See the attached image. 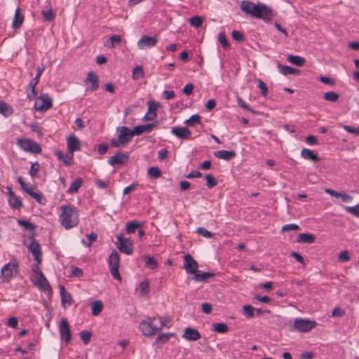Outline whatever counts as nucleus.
<instances>
[{"mask_svg":"<svg viewBox=\"0 0 359 359\" xmlns=\"http://www.w3.org/2000/svg\"><path fill=\"white\" fill-rule=\"evenodd\" d=\"M38 83V82H34V81L32 79L29 83L28 84L27 88L28 90H29V92L27 93V97L29 100H33L36 98V96L37 95L36 86Z\"/></svg>","mask_w":359,"mask_h":359,"instance_id":"7c9ffc66","label":"nucleus"},{"mask_svg":"<svg viewBox=\"0 0 359 359\" xmlns=\"http://www.w3.org/2000/svg\"><path fill=\"white\" fill-rule=\"evenodd\" d=\"M277 67H278V72L285 76L288 75V74H297L299 72V70H297L293 67L282 65L280 64H278Z\"/></svg>","mask_w":359,"mask_h":359,"instance_id":"c756f323","label":"nucleus"},{"mask_svg":"<svg viewBox=\"0 0 359 359\" xmlns=\"http://www.w3.org/2000/svg\"><path fill=\"white\" fill-rule=\"evenodd\" d=\"M258 87L261 90L262 95L266 97L268 95V88L266 83L263 81L258 79Z\"/></svg>","mask_w":359,"mask_h":359,"instance_id":"bf43d9fd","label":"nucleus"},{"mask_svg":"<svg viewBox=\"0 0 359 359\" xmlns=\"http://www.w3.org/2000/svg\"><path fill=\"white\" fill-rule=\"evenodd\" d=\"M158 42V39L156 36H143L137 42V47L139 49H144L146 48H151Z\"/></svg>","mask_w":359,"mask_h":359,"instance_id":"ddd939ff","label":"nucleus"},{"mask_svg":"<svg viewBox=\"0 0 359 359\" xmlns=\"http://www.w3.org/2000/svg\"><path fill=\"white\" fill-rule=\"evenodd\" d=\"M92 333L90 332L83 330L80 333V337L84 344H88L90 341Z\"/></svg>","mask_w":359,"mask_h":359,"instance_id":"4d7b16f0","label":"nucleus"},{"mask_svg":"<svg viewBox=\"0 0 359 359\" xmlns=\"http://www.w3.org/2000/svg\"><path fill=\"white\" fill-rule=\"evenodd\" d=\"M18 264L15 260H12L9 263L5 264L0 274L1 282H8L17 273Z\"/></svg>","mask_w":359,"mask_h":359,"instance_id":"0eeeda50","label":"nucleus"},{"mask_svg":"<svg viewBox=\"0 0 359 359\" xmlns=\"http://www.w3.org/2000/svg\"><path fill=\"white\" fill-rule=\"evenodd\" d=\"M121 41V37L119 35H113L110 36L106 43V46L108 48H114L118 43Z\"/></svg>","mask_w":359,"mask_h":359,"instance_id":"a19ab883","label":"nucleus"},{"mask_svg":"<svg viewBox=\"0 0 359 359\" xmlns=\"http://www.w3.org/2000/svg\"><path fill=\"white\" fill-rule=\"evenodd\" d=\"M39 170V164L36 161L32 164L31 168L29 170V175L32 177L35 178L38 177V171Z\"/></svg>","mask_w":359,"mask_h":359,"instance_id":"13d9d810","label":"nucleus"},{"mask_svg":"<svg viewBox=\"0 0 359 359\" xmlns=\"http://www.w3.org/2000/svg\"><path fill=\"white\" fill-rule=\"evenodd\" d=\"M148 175L151 178L156 179L161 177V172L158 167H151L148 170Z\"/></svg>","mask_w":359,"mask_h":359,"instance_id":"09e8293b","label":"nucleus"},{"mask_svg":"<svg viewBox=\"0 0 359 359\" xmlns=\"http://www.w3.org/2000/svg\"><path fill=\"white\" fill-rule=\"evenodd\" d=\"M59 290L62 307L65 309L71 306L72 304V298L70 293L66 291L63 285H60Z\"/></svg>","mask_w":359,"mask_h":359,"instance_id":"a211bd4d","label":"nucleus"},{"mask_svg":"<svg viewBox=\"0 0 359 359\" xmlns=\"http://www.w3.org/2000/svg\"><path fill=\"white\" fill-rule=\"evenodd\" d=\"M128 154L119 151L109 158L108 163L111 165H123L128 161Z\"/></svg>","mask_w":359,"mask_h":359,"instance_id":"2eb2a0df","label":"nucleus"},{"mask_svg":"<svg viewBox=\"0 0 359 359\" xmlns=\"http://www.w3.org/2000/svg\"><path fill=\"white\" fill-rule=\"evenodd\" d=\"M27 248L29 251L32 254L34 259L36 261L37 265L41 264V250L39 243L38 242H36L35 241H33L31 242V243L28 245Z\"/></svg>","mask_w":359,"mask_h":359,"instance_id":"f3484780","label":"nucleus"},{"mask_svg":"<svg viewBox=\"0 0 359 359\" xmlns=\"http://www.w3.org/2000/svg\"><path fill=\"white\" fill-rule=\"evenodd\" d=\"M204 177L206 180V185L208 189H212L217 184V180L212 175L205 174Z\"/></svg>","mask_w":359,"mask_h":359,"instance_id":"de8ad7c7","label":"nucleus"},{"mask_svg":"<svg viewBox=\"0 0 359 359\" xmlns=\"http://www.w3.org/2000/svg\"><path fill=\"white\" fill-rule=\"evenodd\" d=\"M287 60L297 66L302 67L305 62V59L299 55H288Z\"/></svg>","mask_w":359,"mask_h":359,"instance_id":"e433bc0d","label":"nucleus"},{"mask_svg":"<svg viewBox=\"0 0 359 359\" xmlns=\"http://www.w3.org/2000/svg\"><path fill=\"white\" fill-rule=\"evenodd\" d=\"M201 334L199 332L191 327L185 328L182 334V338L189 341H196L201 338Z\"/></svg>","mask_w":359,"mask_h":359,"instance_id":"b1692460","label":"nucleus"},{"mask_svg":"<svg viewBox=\"0 0 359 359\" xmlns=\"http://www.w3.org/2000/svg\"><path fill=\"white\" fill-rule=\"evenodd\" d=\"M215 156L218 158L229 161L236 156L233 151L221 150L215 152Z\"/></svg>","mask_w":359,"mask_h":359,"instance_id":"cd10ccee","label":"nucleus"},{"mask_svg":"<svg viewBox=\"0 0 359 359\" xmlns=\"http://www.w3.org/2000/svg\"><path fill=\"white\" fill-rule=\"evenodd\" d=\"M301 156L313 162L320 161V158L311 149L303 148L301 151Z\"/></svg>","mask_w":359,"mask_h":359,"instance_id":"bb28decb","label":"nucleus"},{"mask_svg":"<svg viewBox=\"0 0 359 359\" xmlns=\"http://www.w3.org/2000/svg\"><path fill=\"white\" fill-rule=\"evenodd\" d=\"M24 21V15L21 14V10L17 8L15 12V15L12 22V27L13 29H18L21 27Z\"/></svg>","mask_w":359,"mask_h":359,"instance_id":"a878e982","label":"nucleus"},{"mask_svg":"<svg viewBox=\"0 0 359 359\" xmlns=\"http://www.w3.org/2000/svg\"><path fill=\"white\" fill-rule=\"evenodd\" d=\"M69 152L74 154L76 151H79L81 149L80 142L77 137L74 135H71L67 138V141Z\"/></svg>","mask_w":359,"mask_h":359,"instance_id":"5701e85b","label":"nucleus"},{"mask_svg":"<svg viewBox=\"0 0 359 359\" xmlns=\"http://www.w3.org/2000/svg\"><path fill=\"white\" fill-rule=\"evenodd\" d=\"M91 313L93 316H98L103 309V304L101 301H95L91 304Z\"/></svg>","mask_w":359,"mask_h":359,"instance_id":"58836bf2","label":"nucleus"},{"mask_svg":"<svg viewBox=\"0 0 359 359\" xmlns=\"http://www.w3.org/2000/svg\"><path fill=\"white\" fill-rule=\"evenodd\" d=\"M144 72L142 68L140 66H136L133 70V79H139L140 77H143Z\"/></svg>","mask_w":359,"mask_h":359,"instance_id":"e2e57ef3","label":"nucleus"},{"mask_svg":"<svg viewBox=\"0 0 359 359\" xmlns=\"http://www.w3.org/2000/svg\"><path fill=\"white\" fill-rule=\"evenodd\" d=\"M316 325L314 320L305 319H296L294 321V327L302 332H306L313 329Z\"/></svg>","mask_w":359,"mask_h":359,"instance_id":"9b49d317","label":"nucleus"},{"mask_svg":"<svg viewBox=\"0 0 359 359\" xmlns=\"http://www.w3.org/2000/svg\"><path fill=\"white\" fill-rule=\"evenodd\" d=\"M161 330L165 327L170 328L172 326L171 319L168 316H156Z\"/></svg>","mask_w":359,"mask_h":359,"instance_id":"c85d7f7f","label":"nucleus"},{"mask_svg":"<svg viewBox=\"0 0 359 359\" xmlns=\"http://www.w3.org/2000/svg\"><path fill=\"white\" fill-rule=\"evenodd\" d=\"M148 111L144 116L142 118L143 121H152L156 117V109L158 103L154 101H149L147 103Z\"/></svg>","mask_w":359,"mask_h":359,"instance_id":"aec40b11","label":"nucleus"},{"mask_svg":"<svg viewBox=\"0 0 359 359\" xmlns=\"http://www.w3.org/2000/svg\"><path fill=\"white\" fill-rule=\"evenodd\" d=\"M33 272L34 276L32 278V280L34 285H36L38 288L43 290L44 292L50 291V285L37 264H36L33 268Z\"/></svg>","mask_w":359,"mask_h":359,"instance_id":"39448f33","label":"nucleus"},{"mask_svg":"<svg viewBox=\"0 0 359 359\" xmlns=\"http://www.w3.org/2000/svg\"><path fill=\"white\" fill-rule=\"evenodd\" d=\"M84 82L86 85L90 83V86L87 88V90L93 92L97 90L99 88L98 76L93 72L88 73Z\"/></svg>","mask_w":359,"mask_h":359,"instance_id":"4468645a","label":"nucleus"},{"mask_svg":"<svg viewBox=\"0 0 359 359\" xmlns=\"http://www.w3.org/2000/svg\"><path fill=\"white\" fill-rule=\"evenodd\" d=\"M116 138L111 140L110 144L111 147L116 148L123 147L126 146L135 136L134 128L130 130L127 126H119L116 128Z\"/></svg>","mask_w":359,"mask_h":359,"instance_id":"7ed1b4c3","label":"nucleus"},{"mask_svg":"<svg viewBox=\"0 0 359 359\" xmlns=\"http://www.w3.org/2000/svg\"><path fill=\"white\" fill-rule=\"evenodd\" d=\"M31 196L34 198L39 203L44 204L46 200L42 196L41 193L38 190H36V191L33 193Z\"/></svg>","mask_w":359,"mask_h":359,"instance_id":"0e129e2a","label":"nucleus"},{"mask_svg":"<svg viewBox=\"0 0 359 359\" xmlns=\"http://www.w3.org/2000/svg\"><path fill=\"white\" fill-rule=\"evenodd\" d=\"M59 222L66 229L76 226L79 222L78 212L76 208L72 205H62L59 216Z\"/></svg>","mask_w":359,"mask_h":359,"instance_id":"f03ea898","label":"nucleus"},{"mask_svg":"<svg viewBox=\"0 0 359 359\" xmlns=\"http://www.w3.org/2000/svg\"><path fill=\"white\" fill-rule=\"evenodd\" d=\"M120 257L117 251L113 250L109 257V268L112 277L116 280H121L119 274Z\"/></svg>","mask_w":359,"mask_h":359,"instance_id":"6e6552de","label":"nucleus"},{"mask_svg":"<svg viewBox=\"0 0 359 359\" xmlns=\"http://www.w3.org/2000/svg\"><path fill=\"white\" fill-rule=\"evenodd\" d=\"M52 106V98L48 94L43 93L37 97L34 108L39 111H45L50 109Z\"/></svg>","mask_w":359,"mask_h":359,"instance_id":"1a4fd4ad","label":"nucleus"},{"mask_svg":"<svg viewBox=\"0 0 359 359\" xmlns=\"http://www.w3.org/2000/svg\"><path fill=\"white\" fill-rule=\"evenodd\" d=\"M60 334L62 339L69 343L71 339L69 326L66 319L62 318L60 323Z\"/></svg>","mask_w":359,"mask_h":359,"instance_id":"dca6fc26","label":"nucleus"},{"mask_svg":"<svg viewBox=\"0 0 359 359\" xmlns=\"http://www.w3.org/2000/svg\"><path fill=\"white\" fill-rule=\"evenodd\" d=\"M145 266L151 269H155L158 267V262L153 257H147L145 258Z\"/></svg>","mask_w":359,"mask_h":359,"instance_id":"49530a36","label":"nucleus"},{"mask_svg":"<svg viewBox=\"0 0 359 359\" xmlns=\"http://www.w3.org/2000/svg\"><path fill=\"white\" fill-rule=\"evenodd\" d=\"M213 330L217 333H225L229 330V327L225 323H217L212 324Z\"/></svg>","mask_w":359,"mask_h":359,"instance_id":"79ce46f5","label":"nucleus"},{"mask_svg":"<svg viewBox=\"0 0 359 359\" xmlns=\"http://www.w3.org/2000/svg\"><path fill=\"white\" fill-rule=\"evenodd\" d=\"M117 248L123 253L131 255L133 252V244L129 238H123L122 235H117Z\"/></svg>","mask_w":359,"mask_h":359,"instance_id":"9d476101","label":"nucleus"},{"mask_svg":"<svg viewBox=\"0 0 359 359\" xmlns=\"http://www.w3.org/2000/svg\"><path fill=\"white\" fill-rule=\"evenodd\" d=\"M255 309L250 305H244L243 307V314L248 318H251L255 314Z\"/></svg>","mask_w":359,"mask_h":359,"instance_id":"8fccbe9b","label":"nucleus"},{"mask_svg":"<svg viewBox=\"0 0 359 359\" xmlns=\"http://www.w3.org/2000/svg\"><path fill=\"white\" fill-rule=\"evenodd\" d=\"M17 144L22 151L26 152L40 154L42 151L39 143L26 137L18 139Z\"/></svg>","mask_w":359,"mask_h":359,"instance_id":"423d86ee","label":"nucleus"},{"mask_svg":"<svg viewBox=\"0 0 359 359\" xmlns=\"http://www.w3.org/2000/svg\"><path fill=\"white\" fill-rule=\"evenodd\" d=\"M343 128L348 133L359 135V128H353L347 125L343 126Z\"/></svg>","mask_w":359,"mask_h":359,"instance_id":"774afa93","label":"nucleus"},{"mask_svg":"<svg viewBox=\"0 0 359 359\" xmlns=\"http://www.w3.org/2000/svg\"><path fill=\"white\" fill-rule=\"evenodd\" d=\"M190 25L194 27H199L202 25L203 18L200 16L196 15L190 18Z\"/></svg>","mask_w":359,"mask_h":359,"instance_id":"3c124183","label":"nucleus"},{"mask_svg":"<svg viewBox=\"0 0 359 359\" xmlns=\"http://www.w3.org/2000/svg\"><path fill=\"white\" fill-rule=\"evenodd\" d=\"M351 259L350 253L348 250H344L338 254V260L341 262H346Z\"/></svg>","mask_w":359,"mask_h":359,"instance_id":"603ef678","label":"nucleus"},{"mask_svg":"<svg viewBox=\"0 0 359 359\" xmlns=\"http://www.w3.org/2000/svg\"><path fill=\"white\" fill-rule=\"evenodd\" d=\"M97 238V234L95 232H92L86 235V239H83L81 243L87 247H90L92 243L95 242Z\"/></svg>","mask_w":359,"mask_h":359,"instance_id":"ea45409f","label":"nucleus"},{"mask_svg":"<svg viewBox=\"0 0 359 359\" xmlns=\"http://www.w3.org/2000/svg\"><path fill=\"white\" fill-rule=\"evenodd\" d=\"M300 229V226L295 224H285L282 227L281 231L283 232L288 231H299Z\"/></svg>","mask_w":359,"mask_h":359,"instance_id":"052dcab7","label":"nucleus"},{"mask_svg":"<svg viewBox=\"0 0 359 359\" xmlns=\"http://www.w3.org/2000/svg\"><path fill=\"white\" fill-rule=\"evenodd\" d=\"M212 276H214V273L210 272L196 273L193 279L196 281L204 282Z\"/></svg>","mask_w":359,"mask_h":359,"instance_id":"4c0bfd02","label":"nucleus"},{"mask_svg":"<svg viewBox=\"0 0 359 359\" xmlns=\"http://www.w3.org/2000/svg\"><path fill=\"white\" fill-rule=\"evenodd\" d=\"M142 226V224L137 221H130L126 224V231L128 234L135 232V231Z\"/></svg>","mask_w":359,"mask_h":359,"instance_id":"f704fd0d","label":"nucleus"},{"mask_svg":"<svg viewBox=\"0 0 359 359\" xmlns=\"http://www.w3.org/2000/svg\"><path fill=\"white\" fill-rule=\"evenodd\" d=\"M196 232L207 238H211L213 237V233L203 227H198Z\"/></svg>","mask_w":359,"mask_h":359,"instance_id":"6e6d98bb","label":"nucleus"},{"mask_svg":"<svg viewBox=\"0 0 359 359\" xmlns=\"http://www.w3.org/2000/svg\"><path fill=\"white\" fill-rule=\"evenodd\" d=\"M175 336V334L173 332L160 334L156 337V341L154 342V345H156L157 346L160 347L162 345L166 344L169 341L170 337Z\"/></svg>","mask_w":359,"mask_h":359,"instance_id":"393cba45","label":"nucleus"},{"mask_svg":"<svg viewBox=\"0 0 359 359\" xmlns=\"http://www.w3.org/2000/svg\"><path fill=\"white\" fill-rule=\"evenodd\" d=\"M8 203L11 208L13 209H19L23 205L20 197L16 195L13 196L11 198H8Z\"/></svg>","mask_w":359,"mask_h":359,"instance_id":"c9c22d12","label":"nucleus"},{"mask_svg":"<svg viewBox=\"0 0 359 359\" xmlns=\"http://www.w3.org/2000/svg\"><path fill=\"white\" fill-rule=\"evenodd\" d=\"M83 184L82 178H76L73 182H72L69 187L68 188L67 193L74 194L78 191L79 188L81 187Z\"/></svg>","mask_w":359,"mask_h":359,"instance_id":"473e14b6","label":"nucleus"},{"mask_svg":"<svg viewBox=\"0 0 359 359\" xmlns=\"http://www.w3.org/2000/svg\"><path fill=\"white\" fill-rule=\"evenodd\" d=\"M325 192L336 198H340L341 202L349 203L353 200V197L344 191L338 192L331 189H325Z\"/></svg>","mask_w":359,"mask_h":359,"instance_id":"6ab92c4d","label":"nucleus"},{"mask_svg":"<svg viewBox=\"0 0 359 359\" xmlns=\"http://www.w3.org/2000/svg\"><path fill=\"white\" fill-rule=\"evenodd\" d=\"M297 241L303 243H313L315 241V237L311 233H299Z\"/></svg>","mask_w":359,"mask_h":359,"instance_id":"72a5a7b5","label":"nucleus"},{"mask_svg":"<svg viewBox=\"0 0 359 359\" xmlns=\"http://www.w3.org/2000/svg\"><path fill=\"white\" fill-rule=\"evenodd\" d=\"M323 98L327 101L335 102L339 99V94L334 91L327 92L324 93Z\"/></svg>","mask_w":359,"mask_h":359,"instance_id":"a18cd8bd","label":"nucleus"},{"mask_svg":"<svg viewBox=\"0 0 359 359\" xmlns=\"http://www.w3.org/2000/svg\"><path fill=\"white\" fill-rule=\"evenodd\" d=\"M140 330L142 334L147 337H151L161 331L158 327L156 317H146L140 323Z\"/></svg>","mask_w":359,"mask_h":359,"instance_id":"20e7f679","label":"nucleus"},{"mask_svg":"<svg viewBox=\"0 0 359 359\" xmlns=\"http://www.w3.org/2000/svg\"><path fill=\"white\" fill-rule=\"evenodd\" d=\"M171 133L182 140H187L191 135V131L186 127H172Z\"/></svg>","mask_w":359,"mask_h":359,"instance_id":"412c9836","label":"nucleus"},{"mask_svg":"<svg viewBox=\"0 0 359 359\" xmlns=\"http://www.w3.org/2000/svg\"><path fill=\"white\" fill-rule=\"evenodd\" d=\"M240 8L245 14L257 19H262L264 21H269L274 16L272 8L263 4H255L250 1H243L241 3Z\"/></svg>","mask_w":359,"mask_h":359,"instance_id":"f257e3e1","label":"nucleus"},{"mask_svg":"<svg viewBox=\"0 0 359 359\" xmlns=\"http://www.w3.org/2000/svg\"><path fill=\"white\" fill-rule=\"evenodd\" d=\"M41 13L46 21H52L55 18V14L53 11L52 6H50V4L49 3V8L48 10H43L41 11Z\"/></svg>","mask_w":359,"mask_h":359,"instance_id":"c03bdc74","label":"nucleus"},{"mask_svg":"<svg viewBox=\"0 0 359 359\" xmlns=\"http://www.w3.org/2000/svg\"><path fill=\"white\" fill-rule=\"evenodd\" d=\"M158 126V122L155 121L151 123L140 125L134 127V133L135 135H140L143 133H149L152 129L156 128Z\"/></svg>","mask_w":359,"mask_h":359,"instance_id":"4be33fe9","label":"nucleus"},{"mask_svg":"<svg viewBox=\"0 0 359 359\" xmlns=\"http://www.w3.org/2000/svg\"><path fill=\"white\" fill-rule=\"evenodd\" d=\"M18 223L26 229H32L34 227V225L27 220L18 219Z\"/></svg>","mask_w":359,"mask_h":359,"instance_id":"338daca9","label":"nucleus"},{"mask_svg":"<svg viewBox=\"0 0 359 359\" xmlns=\"http://www.w3.org/2000/svg\"><path fill=\"white\" fill-rule=\"evenodd\" d=\"M141 294L146 295L149 292V283L147 280L142 281L139 287Z\"/></svg>","mask_w":359,"mask_h":359,"instance_id":"5fc2aeb1","label":"nucleus"},{"mask_svg":"<svg viewBox=\"0 0 359 359\" xmlns=\"http://www.w3.org/2000/svg\"><path fill=\"white\" fill-rule=\"evenodd\" d=\"M231 36L237 42H243L244 41L243 34L237 30H233L231 32Z\"/></svg>","mask_w":359,"mask_h":359,"instance_id":"680f3d73","label":"nucleus"},{"mask_svg":"<svg viewBox=\"0 0 359 359\" xmlns=\"http://www.w3.org/2000/svg\"><path fill=\"white\" fill-rule=\"evenodd\" d=\"M345 210L347 212L359 218V203L355 206H346Z\"/></svg>","mask_w":359,"mask_h":359,"instance_id":"864d4df0","label":"nucleus"},{"mask_svg":"<svg viewBox=\"0 0 359 359\" xmlns=\"http://www.w3.org/2000/svg\"><path fill=\"white\" fill-rule=\"evenodd\" d=\"M218 41L222 45L224 48H228L229 46V43L226 39V37L223 32H220L218 34Z\"/></svg>","mask_w":359,"mask_h":359,"instance_id":"69168bd1","label":"nucleus"},{"mask_svg":"<svg viewBox=\"0 0 359 359\" xmlns=\"http://www.w3.org/2000/svg\"><path fill=\"white\" fill-rule=\"evenodd\" d=\"M13 113V109L12 107L4 101L0 100V114L4 115L5 117H8Z\"/></svg>","mask_w":359,"mask_h":359,"instance_id":"2f4dec72","label":"nucleus"},{"mask_svg":"<svg viewBox=\"0 0 359 359\" xmlns=\"http://www.w3.org/2000/svg\"><path fill=\"white\" fill-rule=\"evenodd\" d=\"M198 264L197 262L190 255L184 256V268L186 272L189 274H195L197 272Z\"/></svg>","mask_w":359,"mask_h":359,"instance_id":"f8f14e48","label":"nucleus"},{"mask_svg":"<svg viewBox=\"0 0 359 359\" xmlns=\"http://www.w3.org/2000/svg\"><path fill=\"white\" fill-rule=\"evenodd\" d=\"M201 116L198 114H194L184 121V123L189 126H195L201 123Z\"/></svg>","mask_w":359,"mask_h":359,"instance_id":"37998d69","label":"nucleus"}]
</instances>
